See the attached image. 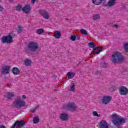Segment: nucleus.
<instances>
[{
  "instance_id": "41",
  "label": "nucleus",
  "mask_w": 128,
  "mask_h": 128,
  "mask_svg": "<svg viewBox=\"0 0 128 128\" xmlns=\"http://www.w3.org/2000/svg\"><path fill=\"white\" fill-rule=\"evenodd\" d=\"M113 26H114V28H118V25L114 24Z\"/></svg>"
},
{
  "instance_id": "32",
  "label": "nucleus",
  "mask_w": 128,
  "mask_h": 128,
  "mask_svg": "<svg viewBox=\"0 0 128 128\" xmlns=\"http://www.w3.org/2000/svg\"><path fill=\"white\" fill-rule=\"evenodd\" d=\"M17 30L18 32V34H22V26H18Z\"/></svg>"
},
{
  "instance_id": "45",
  "label": "nucleus",
  "mask_w": 128,
  "mask_h": 128,
  "mask_svg": "<svg viewBox=\"0 0 128 128\" xmlns=\"http://www.w3.org/2000/svg\"><path fill=\"white\" fill-rule=\"evenodd\" d=\"M125 52H128V48H125Z\"/></svg>"
},
{
  "instance_id": "15",
  "label": "nucleus",
  "mask_w": 128,
  "mask_h": 128,
  "mask_svg": "<svg viewBox=\"0 0 128 128\" xmlns=\"http://www.w3.org/2000/svg\"><path fill=\"white\" fill-rule=\"evenodd\" d=\"M38 48H28L26 50L28 52H30L31 54H36L38 53Z\"/></svg>"
},
{
  "instance_id": "30",
  "label": "nucleus",
  "mask_w": 128,
  "mask_h": 128,
  "mask_svg": "<svg viewBox=\"0 0 128 128\" xmlns=\"http://www.w3.org/2000/svg\"><path fill=\"white\" fill-rule=\"evenodd\" d=\"M80 32H81L83 36L88 34V32L84 29L80 30Z\"/></svg>"
},
{
  "instance_id": "48",
  "label": "nucleus",
  "mask_w": 128,
  "mask_h": 128,
  "mask_svg": "<svg viewBox=\"0 0 128 128\" xmlns=\"http://www.w3.org/2000/svg\"><path fill=\"white\" fill-rule=\"evenodd\" d=\"M66 20H68V18H66Z\"/></svg>"
},
{
  "instance_id": "21",
  "label": "nucleus",
  "mask_w": 128,
  "mask_h": 128,
  "mask_svg": "<svg viewBox=\"0 0 128 128\" xmlns=\"http://www.w3.org/2000/svg\"><path fill=\"white\" fill-rule=\"evenodd\" d=\"M24 64L26 66H30V64H32V60L26 58L24 60Z\"/></svg>"
},
{
  "instance_id": "18",
  "label": "nucleus",
  "mask_w": 128,
  "mask_h": 128,
  "mask_svg": "<svg viewBox=\"0 0 128 128\" xmlns=\"http://www.w3.org/2000/svg\"><path fill=\"white\" fill-rule=\"evenodd\" d=\"M5 96L8 100H12L14 96V94L12 92H8L5 94Z\"/></svg>"
},
{
  "instance_id": "24",
  "label": "nucleus",
  "mask_w": 128,
  "mask_h": 128,
  "mask_svg": "<svg viewBox=\"0 0 128 128\" xmlns=\"http://www.w3.org/2000/svg\"><path fill=\"white\" fill-rule=\"evenodd\" d=\"M54 38H60V36H62V34H60V31H56L55 32V34L54 35Z\"/></svg>"
},
{
  "instance_id": "3",
  "label": "nucleus",
  "mask_w": 128,
  "mask_h": 128,
  "mask_svg": "<svg viewBox=\"0 0 128 128\" xmlns=\"http://www.w3.org/2000/svg\"><path fill=\"white\" fill-rule=\"evenodd\" d=\"M26 106V102L20 98L16 99L12 104V106L16 108H21Z\"/></svg>"
},
{
  "instance_id": "12",
  "label": "nucleus",
  "mask_w": 128,
  "mask_h": 128,
  "mask_svg": "<svg viewBox=\"0 0 128 128\" xmlns=\"http://www.w3.org/2000/svg\"><path fill=\"white\" fill-rule=\"evenodd\" d=\"M60 118L61 120L63 122H66L68 120V114L66 113H62L60 114Z\"/></svg>"
},
{
  "instance_id": "16",
  "label": "nucleus",
  "mask_w": 128,
  "mask_h": 128,
  "mask_svg": "<svg viewBox=\"0 0 128 128\" xmlns=\"http://www.w3.org/2000/svg\"><path fill=\"white\" fill-rule=\"evenodd\" d=\"M100 128H108V125L105 120H102L100 122Z\"/></svg>"
},
{
  "instance_id": "40",
  "label": "nucleus",
  "mask_w": 128,
  "mask_h": 128,
  "mask_svg": "<svg viewBox=\"0 0 128 128\" xmlns=\"http://www.w3.org/2000/svg\"><path fill=\"white\" fill-rule=\"evenodd\" d=\"M22 98L23 100H26V96L25 95L22 96Z\"/></svg>"
},
{
  "instance_id": "44",
  "label": "nucleus",
  "mask_w": 128,
  "mask_h": 128,
  "mask_svg": "<svg viewBox=\"0 0 128 128\" xmlns=\"http://www.w3.org/2000/svg\"><path fill=\"white\" fill-rule=\"evenodd\" d=\"M96 48H94L92 50V52L94 53V52H96Z\"/></svg>"
},
{
  "instance_id": "29",
  "label": "nucleus",
  "mask_w": 128,
  "mask_h": 128,
  "mask_svg": "<svg viewBox=\"0 0 128 128\" xmlns=\"http://www.w3.org/2000/svg\"><path fill=\"white\" fill-rule=\"evenodd\" d=\"M92 114V115L94 116H97V118L100 117V114H98V112H96V111H93Z\"/></svg>"
},
{
  "instance_id": "34",
  "label": "nucleus",
  "mask_w": 128,
  "mask_h": 128,
  "mask_svg": "<svg viewBox=\"0 0 128 128\" xmlns=\"http://www.w3.org/2000/svg\"><path fill=\"white\" fill-rule=\"evenodd\" d=\"M107 66L106 64V63H102L101 64V67L102 68H106Z\"/></svg>"
},
{
  "instance_id": "46",
  "label": "nucleus",
  "mask_w": 128,
  "mask_h": 128,
  "mask_svg": "<svg viewBox=\"0 0 128 128\" xmlns=\"http://www.w3.org/2000/svg\"><path fill=\"white\" fill-rule=\"evenodd\" d=\"M14 0H9V2H14Z\"/></svg>"
},
{
  "instance_id": "17",
  "label": "nucleus",
  "mask_w": 128,
  "mask_h": 128,
  "mask_svg": "<svg viewBox=\"0 0 128 128\" xmlns=\"http://www.w3.org/2000/svg\"><path fill=\"white\" fill-rule=\"evenodd\" d=\"M76 86V85L74 84V83L71 82L70 84V85L68 88V92H74V88Z\"/></svg>"
},
{
  "instance_id": "38",
  "label": "nucleus",
  "mask_w": 128,
  "mask_h": 128,
  "mask_svg": "<svg viewBox=\"0 0 128 128\" xmlns=\"http://www.w3.org/2000/svg\"><path fill=\"white\" fill-rule=\"evenodd\" d=\"M4 8L2 6H0V12H4Z\"/></svg>"
},
{
  "instance_id": "14",
  "label": "nucleus",
  "mask_w": 128,
  "mask_h": 128,
  "mask_svg": "<svg viewBox=\"0 0 128 128\" xmlns=\"http://www.w3.org/2000/svg\"><path fill=\"white\" fill-rule=\"evenodd\" d=\"M88 46L91 48H104L105 46H96L94 42H90L88 43Z\"/></svg>"
},
{
  "instance_id": "33",
  "label": "nucleus",
  "mask_w": 128,
  "mask_h": 128,
  "mask_svg": "<svg viewBox=\"0 0 128 128\" xmlns=\"http://www.w3.org/2000/svg\"><path fill=\"white\" fill-rule=\"evenodd\" d=\"M76 36H70V40L72 41V42H74V40H76Z\"/></svg>"
},
{
  "instance_id": "28",
  "label": "nucleus",
  "mask_w": 128,
  "mask_h": 128,
  "mask_svg": "<svg viewBox=\"0 0 128 128\" xmlns=\"http://www.w3.org/2000/svg\"><path fill=\"white\" fill-rule=\"evenodd\" d=\"M100 16L98 14H96L93 16V20H100Z\"/></svg>"
},
{
  "instance_id": "6",
  "label": "nucleus",
  "mask_w": 128,
  "mask_h": 128,
  "mask_svg": "<svg viewBox=\"0 0 128 128\" xmlns=\"http://www.w3.org/2000/svg\"><path fill=\"white\" fill-rule=\"evenodd\" d=\"M112 100V96H104L102 99V102L104 104H108Z\"/></svg>"
},
{
  "instance_id": "11",
  "label": "nucleus",
  "mask_w": 128,
  "mask_h": 128,
  "mask_svg": "<svg viewBox=\"0 0 128 128\" xmlns=\"http://www.w3.org/2000/svg\"><path fill=\"white\" fill-rule=\"evenodd\" d=\"M39 13L42 14L44 18H46V20H48L50 18V15H48V13L46 11L44 10H40L39 11Z\"/></svg>"
},
{
  "instance_id": "31",
  "label": "nucleus",
  "mask_w": 128,
  "mask_h": 128,
  "mask_svg": "<svg viewBox=\"0 0 128 128\" xmlns=\"http://www.w3.org/2000/svg\"><path fill=\"white\" fill-rule=\"evenodd\" d=\"M38 108H40V105H38L37 106H35L34 108L30 110V112H34L36 110H38Z\"/></svg>"
},
{
  "instance_id": "10",
  "label": "nucleus",
  "mask_w": 128,
  "mask_h": 128,
  "mask_svg": "<svg viewBox=\"0 0 128 128\" xmlns=\"http://www.w3.org/2000/svg\"><path fill=\"white\" fill-rule=\"evenodd\" d=\"M28 48H38V44L36 42H30L28 44Z\"/></svg>"
},
{
  "instance_id": "5",
  "label": "nucleus",
  "mask_w": 128,
  "mask_h": 128,
  "mask_svg": "<svg viewBox=\"0 0 128 128\" xmlns=\"http://www.w3.org/2000/svg\"><path fill=\"white\" fill-rule=\"evenodd\" d=\"M26 122L24 120L16 121L11 128H21L24 126Z\"/></svg>"
},
{
  "instance_id": "26",
  "label": "nucleus",
  "mask_w": 128,
  "mask_h": 128,
  "mask_svg": "<svg viewBox=\"0 0 128 128\" xmlns=\"http://www.w3.org/2000/svg\"><path fill=\"white\" fill-rule=\"evenodd\" d=\"M16 10L17 12H21V10H22V5H18L16 7Z\"/></svg>"
},
{
  "instance_id": "39",
  "label": "nucleus",
  "mask_w": 128,
  "mask_h": 128,
  "mask_svg": "<svg viewBox=\"0 0 128 128\" xmlns=\"http://www.w3.org/2000/svg\"><path fill=\"white\" fill-rule=\"evenodd\" d=\"M102 2H103V4H106V0H101Z\"/></svg>"
},
{
  "instance_id": "35",
  "label": "nucleus",
  "mask_w": 128,
  "mask_h": 128,
  "mask_svg": "<svg viewBox=\"0 0 128 128\" xmlns=\"http://www.w3.org/2000/svg\"><path fill=\"white\" fill-rule=\"evenodd\" d=\"M102 48L98 49V50L96 52V54H100V52H102Z\"/></svg>"
},
{
  "instance_id": "19",
  "label": "nucleus",
  "mask_w": 128,
  "mask_h": 128,
  "mask_svg": "<svg viewBox=\"0 0 128 128\" xmlns=\"http://www.w3.org/2000/svg\"><path fill=\"white\" fill-rule=\"evenodd\" d=\"M12 72L14 76H18V74H20V72L18 68H12Z\"/></svg>"
},
{
  "instance_id": "8",
  "label": "nucleus",
  "mask_w": 128,
  "mask_h": 128,
  "mask_svg": "<svg viewBox=\"0 0 128 128\" xmlns=\"http://www.w3.org/2000/svg\"><path fill=\"white\" fill-rule=\"evenodd\" d=\"M2 74L6 76V74H10V66H3L2 68Z\"/></svg>"
},
{
  "instance_id": "4",
  "label": "nucleus",
  "mask_w": 128,
  "mask_h": 128,
  "mask_svg": "<svg viewBox=\"0 0 128 128\" xmlns=\"http://www.w3.org/2000/svg\"><path fill=\"white\" fill-rule=\"evenodd\" d=\"M16 36V34H8L7 36H2L1 42L2 44H10L12 42V38Z\"/></svg>"
},
{
  "instance_id": "13",
  "label": "nucleus",
  "mask_w": 128,
  "mask_h": 128,
  "mask_svg": "<svg viewBox=\"0 0 128 128\" xmlns=\"http://www.w3.org/2000/svg\"><path fill=\"white\" fill-rule=\"evenodd\" d=\"M30 4H26L23 8H22V10L23 12H25V14H28L30 12Z\"/></svg>"
},
{
  "instance_id": "42",
  "label": "nucleus",
  "mask_w": 128,
  "mask_h": 128,
  "mask_svg": "<svg viewBox=\"0 0 128 128\" xmlns=\"http://www.w3.org/2000/svg\"><path fill=\"white\" fill-rule=\"evenodd\" d=\"M0 128H6V126L4 125H0Z\"/></svg>"
},
{
  "instance_id": "36",
  "label": "nucleus",
  "mask_w": 128,
  "mask_h": 128,
  "mask_svg": "<svg viewBox=\"0 0 128 128\" xmlns=\"http://www.w3.org/2000/svg\"><path fill=\"white\" fill-rule=\"evenodd\" d=\"M124 48H128V43H126L124 46Z\"/></svg>"
},
{
  "instance_id": "20",
  "label": "nucleus",
  "mask_w": 128,
  "mask_h": 128,
  "mask_svg": "<svg viewBox=\"0 0 128 128\" xmlns=\"http://www.w3.org/2000/svg\"><path fill=\"white\" fill-rule=\"evenodd\" d=\"M116 0H109L107 4V6L110 8H112V6H114L116 4Z\"/></svg>"
},
{
  "instance_id": "25",
  "label": "nucleus",
  "mask_w": 128,
  "mask_h": 128,
  "mask_svg": "<svg viewBox=\"0 0 128 128\" xmlns=\"http://www.w3.org/2000/svg\"><path fill=\"white\" fill-rule=\"evenodd\" d=\"M33 122L36 124H38L40 122V117L38 116H35L33 118Z\"/></svg>"
},
{
  "instance_id": "1",
  "label": "nucleus",
  "mask_w": 128,
  "mask_h": 128,
  "mask_svg": "<svg viewBox=\"0 0 128 128\" xmlns=\"http://www.w3.org/2000/svg\"><path fill=\"white\" fill-rule=\"evenodd\" d=\"M124 60V56L122 54V53L116 51L112 55V62L113 64H118L120 62Z\"/></svg>"
},
{
  "instance_id": "23",
  "label": "nucleus",
  "mask_w": 128,
  "mask_h": 128,
  "mask_svg": "<svg viewBox=\"0 0 128 128\" xmlns=\"http://www.w3.org/2000/svg\"><path fill=\"white\" fill-rule=\"evenodd\" d=\"M92 2L96 6H100V4H102V2L101 0H92Z\"/></svg>"
},
{
  "instance_id": "7",
  "label": "nucleus",
  "mask_w": 128,
  "mask_h": 128,
  "mask_svg": "<svg viewBox=\"0 0 128 128\" xmlns=\"http://www.w3.org/2000/svg\"><path fill=\"white\" fill-rule=\"evenodd\" d=\"M65 108L74 112L76 108V106L74 102H69L65 106Z\"/></svg>"
},
{
  "instance_id": "37",
  "label": "nucleus",
  "mask_w": 128,
  "mask_h": 128,
  "mask_svg": "<svg viewBox=\"0 0 128 128\" xmlns=\"http://www.w3.org/2000/svg\"><path fill=\"white\" fill-rule=\"evenodd\" d=\"M76 40H80V36L78 35L76 36Z\"/></svg>"
},
{
  "instance_id": "22",
  "label": "nucleus",
  "mask_w": 128,
  "mask_h": 128,
  "mask_svg": "<svg viewBox=\"0 0 128 128\" xmlns=\"http://www.w3.org/2000/svg\"><path fill=\"white\" fill-rule=\"evenodd\" d=\"M66 76L68 78V80H72L74 76H76V74L72 72H68L66 74Z\"/></svg>"
},
{
  "instance_id": "27",
  "label": "nucleus",
  "mask_w": 128,
  "mask_h": 128,
  "mask_svg": "<svg viewBox=\"0 0 128 128\" xmlns=\"http://www.w3.org/2000/svg\"><path fill=\"white\" fill-rule=\"evenodd\" d=\"M36 32L38 34H42L44 32V30L42 28H40L36 30Z\"/></svg>"
},
{
  "instance_id": "9",
  "label": "nucleus",
  "mask_w": 128,
  "mask_h": 128,
  "mask_svg": "<svg viewBox=\"0 0 128 128\" xmlns=\"http://www.w3.org/2000/svg\"><path fill=\"white\" fill-rule=\"evenodd\" d=\"M119 92L121 96H126V94H127L128 92V88L125 86H122L119 88Z\"/></svg>"
},
{
  "instance_id": "47",
  "label": "nucleus",
  "mask_w": 128,
  "mask_h": 128,
  "mask_svg": "<svg viewBox=\"0 0 128 128\" xmlns=\"http://www.w3.org/2000/svg\"><path fill=\"white\" fill-rule=\"evenodd\" d=\"M54 90H55V92H58V90H56V89H55Z\"/></svg>"
},
{
  "instance_id": "43",
  "label": "nucleus",
  "mask_w": 128,
  "mask_h": 128,
  "mask_svg": "<svg viewBox=\"0 0 128 128\" xmlns=\"http://www.w3.org/2000/svg\"><path fill=\"white\" fill-rule=\"evenodd\" d=\"M36 0H32V4H34V2H36Z\"/></svg>"
},
{
  "instance_id": "2",
  "label": "nucleus",
  "mask_w": 128,
  "mask_h": 128,
  "mask_svg": "<svg viewBox=\"0 0 128 128\" xmlns=\"http://www.w3.org/2000/svg\"><path fill=\"white\" fill-rule=\"evenodd\" d=\"M112 124L116 126H120L122 124L126 122V120L122 117H120L118 115H114L112 120Z\"/></svg>"
}]
</instances>
